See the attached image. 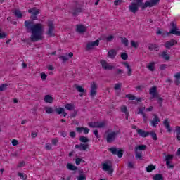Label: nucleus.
<instances>
[{
  "label": "nucleus",
  "mask_w": 180,
  "mask_h": 180,
  "mask_svg": "<svg viewBox=\"0 0 180 180\" xmlns=\"http://www.w3.org/2000/svg\"><path fill=\"white\" fill-rule=\"evenodd\" d=\"M25 26L27 32H31L30 40L32 43H36L39 40H43V33H44V28L41 23L33 24L30 20L25 21Z\"/></svg>",
  "instance_id": "nucleus-1"
},
{
  "label": "nucleus",
  "mask_w": 180,
  "mask_h": 180,
  "mask_svg": "<svg viewBox=\"0 0 180 180\" xmlns=\"http://www.w3.org/2000/svg\"><path fill=\"white\" fill-rule=\"evenodd\" d=\"M81 143L79 145H75V148L80 150V151H86L89 148V144L83 143H89V139L85 136H80L79 139Z\"/></svg>",
  "instance_id": "nucleus-2"
},
{
  "label": "nucleus",
  "mask_w": 180,
  "mask_h": 180,
  "mask_svg": "<svg viewBox=\"0 0 180 180\" xmlns=\"http://www.w3.org/2000/svg\"><path fill=\"white\" fill-rule=\"evenodd\" d=\"M170 26L172 28L170 29L169 32L167 33V35L168 36L169 34H174L175 36H180V31H178L179 30V29L174 21H172L170 22Z\"/></svg>",
  "instance_id": "nucleus-3"
},
{
  "label": "nucleus",
  "mask_w": 180,
  "mask_h": 180,
  "mask_svg": "<svg viewBox=\"0 0 180 180\" xmlns=\"http://www.w3.org/2000/svg\"><path fill=\"white\" fill-rule=\"evenodd\" d=\"M28 13H31L30 19L32 20H37V15H40V10L34 7L28 10Z\"/></svg>",
  "instance_id": "nucleus-4"
},
{
  "label": "nucleus",
  "mask_w": 180,
  "mask_h": 180,
  "mask_svg": "<svg viewBox=\"0 0 180 180\" xmlns=\"http://www.w3.org/2000/svg\"><path fill=\"white\" fill-rule=\"evenodd\" d=\"M120 131H112L111 133H109L107 136H106V141L107 143H113L116 140V137L117 134H120Z\"/></svg>",
  "instance_id": "nucleus-5"
},
{
  "label": "nucleus",
  "mask_w": 180,
  "mask_h": 180,
  "mask_svg": "<svg viewBox=\"0 0 180 180\" xmlns=\"http://www.w3.org/2000/svg\"><path fill=\"white\" fill-rule=\"evenodd\" d=\"M108 151L111 153L113 155H117L119 158L123 157V150L117 149L116 147H112L108 149Z\"/></svg>",
  "instance_id": "nucleus-6"
},
{
  "label": "nucleus",
  "mask_w": 180,
  "mask_h": 180,
  "mask_svg": "<svg viewBox=\"0 0 180 180\" xmlns=\"http://www.w3.org/2000/svg\"><path fill=\"white\" fill-rule=\"evenodd\" d=\"M49 30L46 32V34L49 35V37H54L56 36V34H54L53 32H54V23L53 21H49L48 23Z\"/></svg>",
  "instance_id": "nucleus-7"
},
{
  "label": "nucleus",
  "mask_w": 180,
  "mask_h": 180,
  "mask_svg": "<svg viewBox=\"0 0 180 180\" xmlns=\"http://www.w3.org/2000/svg\"><path fill=\"white\" fill-rule=\"evenodd\" d=\"M141 5L142 4H139V3H131V4L129 6V12H131L132 13H136V12H139V8H140Z\"/></svg>",
  "instance_id": "nucleus-8"
},
{
  "label": "nucleus",
  "mask_w": 180,
  "mask_h": 180,
  "mask_svg": "<svg viewBox=\"0 0 180 180\" xmlns=\"http://www.w3.org/2000/svg\"><path fill=\"white\" fill-rule=\"evenodd\" d=\"M102 167L103 171H108L110 175H112V174H113V167L111 165H109L108 163H103Z\"/></svg>",
  "instance_id": "nucleus-9"
},
{
  "label": "nucleus",
  "mask_w": 180,
  "mask_h": 180,
  "mask_svg": "<svg viewBox=\"0 0 180 180\" xmlns=\"http://www.w3.org/2000/svg\"><path fill=\"white\" fill-rule=\"evenodd\" d=\"M102 68L103 70H114L115 66H112L110 65H109V63H108V62H106V60H102L100 61Z\"/></svg>",
  "instance_id": "nucleus-10"
},
{
  "label": "nucleus",
  "mask_w": 180,
  "mask_h": 180,
  "mask_svg": "<svg viewBox=\"0 0 180 180\" xmlns=\"http://www.w3.org/2000/svg\"><path fill=\"white\" fill-rule=\"evenodd\" d=\"M89 127H92V128L96 127V128L101 129L102 127H105V122H89Z\"/></svg>",
  "instance_id": "nucleus-11"
},
{
  "label": "nucleus",
  "mask_w": 180,
  "mask_h": 180,
  "mask_svg": "<svg viewBox=\"0 0 180 180\" xmlns=\"http://www.w3.org/2000/svg\"><path fill=\"white\" fill-rule=\"evenodd\" d=\"M81 12H82V8L75 6L72 8L70 13H71L72 16H78V15L81 13Z\"/></svg>",
  "instance_id": "nucleus-12"
},
{
  "label": "nucleus",
  "mask_w": 180,
  "mask_h": 180,
  "mask_svg": "<svg viewBox=\"0 0 180 180\" xmlns=\"http://www.w3.org/2000/svg\"><path fill=\"white\" fill-rule=\"evenodd\" d=\"M91 89L90 91V95L92 98L96 95V89H98V86L96 85V83L95 82H91Z\"/></svg>",
  "instance_id": "nucleus-13"
},
{
  "label": "nucleus",
  "mask_w": 180,
  "mask_h": 180,
  "mask_svg": "<svg viewBox=\"0 0 180 180\" xmlns=\"http://www.w3.org/2000/svg\"><path fill=\"white\" fill-rule=\"evenodd\" d=\"M95 46H99V39H96L94 41H91L87 44L86 50H91L92 49V47H95Z\"/></svg>",
  "instance_id": "nucleus-14"
},
{
  "label": "nucleus",
  "mask_w": 180,
  "mask_h": 180,
  "mask_svg": "<svg viewBox=\"0 0 180 180\" xmlns=\"http://www.w3.org/2000/svg\"><path fill=\"white\" fill-rule=\"evenodd\" d=\"M149 94L150 95H152L150 99H153L154 98H158V94L157 93V86H153L152 88H150Z\"/></svg>",
  "instance_id": "nucleus-15"
},
{
  "label": "nucleus",
  "mask_w": 180,
  "mask_h": 180,
  "mask_svg": "<svg viewBox=\"0 0 180 180\" xmlns=\"http://www.w3.org/2000/svg\"><path fill=\"white\" fill-rule=\"evenodd\" d=\"M136 131H137V134H139L141 137L146 138L150 136V132L146 131L142 129H138Z\"/></svg>",
  "instance_id": "nucleus-16"
},
{
  "label": "nucleus",
  "mask_w": 180,
  "mask_h": 180,
  "mask_svg": "<svg viewBox=\"0 0 180 180\" xmlns=\"http://www.w3.org/2000/svg\"><path fill=\"white\" fill-rule=\"evenodd\" d=\"M178 41H175L174 39H171L169 41H167L165 44V47L166 49H171V47H174V44H177Z\"/></svg>",
  "instance_id": "nucleus-17"
},
{
  "label": "nucleus",
  "mask_w": 180,
  "mask_h": 180,
  "mask_svg": "<svg viewBox=\"0 0 180 180\" xmlns=\"http://www.w3.org/2000/svg\"><path fill=\"white\" fill-rule=\"evenodd\" d=\"M160 117H158V115H154V118L153 120L151 121V125L153 127H157V124H158V123H160Z\"/></svg>",
  "instance_id": "nucleus-18"
},
{
  "label": "nucleus",
  "mask_w": 180,
  "mask_h": 180,
  "mask_svg": "<svg viewBox=\"0 0 180 180\" xmlns=\"http://www.w3.org/2000/svg\"><path fill=\"white\" fill-rule=\"evenodd\" d=\"M148 49L150 51H153V50H155V51H158L160 50V46L155 44H148Z\"/></svg>",
  "instance_id": "nucleus-19"
},
{
  "label": "nucleus",
  "mask_w": 180,
  "mask_h": 180,
  "mask_svg": "<svg viewBox=\"0 0 180 180\" xmlns=\"http://www.w3.org/2000/svg\"><path fill=\"white\" fill-rule=\"evenodd\" d=\"M163 125L167 129L168 133H171L172 131V129L171 128V125L169 124V122L168 121V119H165L163 122Z\"/></svg>",
  "instance_id": "nucleus-20"
},
{
  "label": "nucleus",
  "mask_w": 180,
  "mask_h": 180,
  "mask_svg": "<svg viewBox=\"0 0 180 180\" xmlns=\"http://www.w3.org/2000/svg\"><path fill=\"white\" fill-rule=\"evenodd\" d=\"M117 55V52L115 49H111L108 53V57L112 60L115 59V57Z\"/></svg>",
  "instance_id": "nucleus-21"
},
{
  "label": "nucleus",
  "mask_w": 180,
  "mask_h": 180,
  "mask_svg": "<svg viewBox=\"0 0 180 180\" xmlns=\"http://www.w3.org/2000/svg\"><path fill=\"white\" fill-rule=\"evenodd\" d=\"M147 150V146L146 145H139L135 147L134 151L135 153L139 152V150L141 151H146Z\"/></svg>",
  "instance_id": "nucleus-22"
},
{
  "label": "nucleus",
  "mask_w": 180,
  "mask_h": 180,
  "mask_svg": "<svg viewBox=\"0 0 180 180\" xmlns=\"http://www.w3.org/2000/svg\"><path fill=\"white\" fill-rule=\"evenodd\" d=\"M141 6H142V9H146V8H153L154 4L150 1H146L145 4H142Z\"/></svg>",
  "instance_id": "nucleus-23"
},
{
  "label": "nucleus",
  "mask_w": 180,
  "mask_h": 180,
  "mask_svg": "<svg viewBox=\"0 0 180 180\" xmlns=\"http://www.w3.org/2000/svg\"><path fill=\"white\" fill-rule=\"evenodd\" d=\"M167 53H168V50L164 51L161 54V57H162V58H164V60H165L166 61H169L171 57Z\"/></svg>",
  "instance_id": "nucleus-24"
},
{
  "label": "nucleus",
  "mask_w": 180,
  "mask_h": 180,
  "mask_svg": "<svg viewBox=\"0 0 180 180\" xmlns=\"http://www.w3.org/2000/svg\"><path fill=\"white\" fill-rule=\"evenodd\" d=\"M86 29L85 28V26L82 25H79L77 26V32L78 33H85Z\"/></svg>",
  "instance_id": "nucleus-25"
},
{
  "label": "nucleus",
  "mask_w": 180,
  "mask_h": 180,
  "mask_svg": "<svg viewBox=\"0 0 180 180\" xmlns=\"http://www.w3.org/2000/svg\"><path fill=\"white\" fill-rule=\"evenodd\" d=\"M53 101H54V99L52 98L51 96L50 95L45 96L44 101L46 102V103H53Z\"/></svg>",
  "instance_id": "nucleus-26"
},
{
  "label": "nucleus",
  "mask_w": 180,
  "mask_h": 180,
  "mask_svg": "<svg viewBox=\"0 0 180 180\" xmlns=\"http://www.w3.org/2000/svg\"><path fill=\"white\" fill-rule=\"evenodd\" d=\"M123 65L128 70L127 75H129V77H130V75H131V72H132L131 68L130 67V65H129V63H127V62H124Z\"/></svg>",
  "instance_id": "nucleus-27"
},
{
  "label": "nucleus",
  "mask_w": 180,
  "mask_h": 180,
  "mask_svg": "<svg viewBox=\"0 0 180 180\" xmlns=\"http://www.w3.org/2000/svg\"><path fill=\"white\" fill-rule=\"evenodd\" d=\"M67 168L69 171H77V169H78V167L73 165L71 163H68Z\"/></svg>",
  "instance_id": "nucleus-28"
},
{
  "label": "nucleus",
  "mask_w": 180,
  "mask_h": 180,
  "mask_svg": "<svg viewBox=\"0 0 180 180\" xmlns=\"http://www.w3.org/2000/svg\"><path fill=\"white\" fill-rule=\"evenodd\" d=\"M155 63L154 62H152V63H150L148 64V65L146 66V68H148V70H149L150 71H155Z\"/></svg>",
  "instance_id": "nucleus-29"
},
{
  "label": "nucleus",
  "mask_w": 180,
  "mask_h": 180,
  "mask_svg": "<svg viewBox=\"0 0 180 180\" xmlns=\"http://www.w3.org/2000/svg\"><path fill=\"white\" fill-rule=\"evenodd\" d=\"M14 15L20 19V18H22L23 14H22V12L19 11V9H15L13 12Z\"/></svg>",
  "instance_id": "nucleus-30"
},
{
  "label": "nucleus",
  "mask_w": 180,
  "mask_h": 180,
  "mask_svg": "<svg viewBox=\"0 0 180 180\" xmlns=\"http://www.w3.org/2000/svg\"><path fill=\"white\" fill-rule=\"evenodd\" d=\"M175 131L176 134V139L178 140V141H180V127L179 126L176 127Z\"/></svg>",
  "instance_id": "nucleus-31"
},
{
  "label": "nucleus",
  "mask_w": 180,
  "mask_h": 180,
  "mask_svg": "<svg viewBox=\"0 0 180 180\" xmlns=\"http://www.w3.org/2000/svg\"><path fill=\"white\" fill-rule=\"evenodd\" d=\"M121 43L125 46V47H127L129 46V40L127 39L126 37H121Z\"/></svg>",
  "instance_id": "nucleus-32"
},
{
  "label": "nucleus",
  "mask_w": 180,
  "mask_h": 180,
  "mask_svg": "<svg viewBox=\"0 0 180 180\" xmlns=\"http://www.w3.org/2000/svg\"><path fill=\"white\" fill-rule=\"evenodd\" d=\"M8 86H9V84H3L0 86V92H4V91H6L8 89Z\"/></svg>",
  "instance_id": "nucleus-33"
},
{
  "label": "nucleus",
  "mask_w": 180,
  "mask_h": 180,
  "mask_svg": "<svg viewBox=\"0 0 180 180\" xmlns=\"http://www.w3.org/2000/svg\"><path fill=\"white\" fill-rule=\"evenodd\" d=\"M76 89L77 91H78V92L82 93V94H85V92H86V90H85V89H84L82 86H76Z\"/></svg>",
  "instance_id": "nucleus-34"
},
{
  "label": "nucleus",
  "mask_w": 180,
  "mask_h": 180,
  "mask_svg": "<svg viewBox=\"0 0 180 180\" xmlns=\"http://www.w3.org/2000/svg\"><path fill=\"white\" fill-rule=\"evenodd\" d=\"M153 179L154 180H164V177L162 176V174H156L153 176Z\"/></svg>",
  "instance_id": "nucleus-35"
},
{
  "label": "nucleus",
  "mask_w": 180,
  "mask_h": 180,
  "mask_svg": "<svg viewBox=\"0 0 180 180\" xmlns=\"http://www.w3.org/2000/svg\"><path fill=\"white\" fill-rule=\"evenodd\" d=\"M65 109H67V110H74V108H75L73 104H72V103L66 104L65 105Z\"/></svg>",
  "instance_id": "nucleus-36"
},
{
  "label": "nucleus",
  "mask_w": 180,
  "mask_h": 180,
  "mask_svg": "<svg viewBox=\"0 0 180 180\" xmlns=\"http://www.w3.org/2000/svg\"><path fill=\"white\" fill-rule=\"evenodd\" d=\"M155 169V166L153 165H150L148 167H146L147 172H151L152 171H154Z\"/></svg>",
  "instance_id": "nucleus-37"
},
{
  "label": "nucleus",
  "mask_w": 180,
  "mask_h": 180,
  "mask_svg": "<svg viewBox=\"0 0 180 180\" xmlns=\"http://www.w3.org/2000/svg\"><path fill=\"white\" fill-rule=\"evenodd\" d=\"M135 158H136V160H143V155H141V153L135 152Z\"/></svg>",
  "instance_id": "nucleus-38"
},
{
  "label": "nucleus",
  "mask_w": 180,
  "mask_h": 180,
  "mask_svg": "<svg viewBox=\"0 0 180 180\" xmlns=\"http://www.w3.org/2000/svg\"><path fill=\"white\" fill-rule=\"evenodd\" d=\"M64 108H56L55 109V112H56V113H58V115H61V113H63V112H64Z\"/></svg>",
  "instance_id": "nucleus-39"
},
{
  "label": "nucleus",
  "mask_w": 180,
  "mask_h": 180,
  "mask_svg": "<svg viewBox=\"0 0 180 180\" xmlns=\"http://www.w3.org/2000/svg\"><path fill=\"white\" fill-rule=\"evenodd\" d=\"M150 134L155 141L158 140V137H157V134L155 131L150 132Z\"/></svg>",
  "instance_id": "nucleus-40"
},
{
  "label": "nucleus",
  "mask_w": 180,
  "mask_h": 180,
  "mask_svg": "<svg viewBox=\"0 0 180 180\" xmlns=\"http://www.w3.org/2000/svg\"><path fill=\"white\" fill-rule=\"evenodd\" d=\"M174 159V155H167L165 156V161H171V160Z\"/></svg>",
  "instance_id": "nucleus-41"
},
{
  "label": "nucleus",
  "mask_w": 180,
  "mask_h": 180,
  "mask_svg": "<svg viewBox=\"0 0 180 180\" xmlns=\"http://www.w3.org/2000/svg\"><path fill=\"white\" fill-rule=\"evenodd\" d=\"M121 58L124 60V61H126V60L129 58V55H127L126 53H121Z\"/></svg>",
  "instance_id": "nucleus-42"
},
{
  "label": "nucleus",
  "mask_w": 180,
  "mask_h": 180,
  "mask_svg": "<svg viewBox=\"0 0 180 180\" xmlns=\"http://www.w3.org/2000/svg\"><path fill=\"white\" fill-rule=\"evenodd\" d=\"M125 98H127L128 99H129V101H134V99H136V96H133L131 94H127L125 96Z\"/></svg>",
  "instance_id": "nucleus-43"
},
{
  "label": "nucleus",
  "mask_w": 180,
  "mask_h": 180,
  "mask_svg": "<svg viewBox=\"0 0 180 180\" xmlns=\"http://www.w3.org/2000/svg\"><path fill=\"white\" fill-rule=\"evenodd\" d=\"M131 46L134 47V49H137L139 47V43L131 40Z\"/></svg>",
  "instance_id": "nucleus-44"
},
{
  "label": "nucleus",
  "mask_w": 180,
  "mask_h": 180,
  "mask_svg": "<svg viewBox=\"0 0 180 180\" xmlns=\"http://www.w3.org/2000/svg\"><path fill=\"white\" fill-rule=\"evenodd\" d=\"M18 176H20L21 179L24 180L27 179V176L25 173H18Z\"/></svg>",
  "instance_id": "nucleus-45"
},
{
  "label": "nucleus",
  "mask_w": 180,
  "mask_h": 180,
  "mask_svg": "<svg viewBox=\"0 0 180 180\" xmlns=\"http://www.w3.org/2000/svg\"><path fill=\"white\" fill-rule=\"evenodd\" d=\"M51 144H52V146H56L57 144H58V139H57V138L53 139L51 140Z\"/></svg>",
  "instance_id": "nucleus-46"
},
{
  "label": "nucleus",
  "mask_w": 180,
  "mask_h": 180,
  "mask_svg": "<svg viewBox=\"0 0 180 180\" xmlns=\"http://www.w3.org/2000/svg\"><path fill=\"white\" fill-rule=\"evenodd\" d=\"M46 113L50 114V113H53V112H54V110H53V108L51 107H46Z\"/></svg>",
  "instance_id": "nucleus-47"
},
{
  "label": "nucleus",
  "mask_w": 180,
  "mask_h": 180,
  "mask_svg": "<svg viewBox=\"0 0 180 180\" xmlns=\"http://www.w3.org/2000/svg\"><path fill=\"white\" fill-rule=\"evenodd\" d=\"M8 36V34L6 32H1L0 30V39H5Z\"/></svg>",
  "instance_id": "nucleus-48"
},
{
  "label": "nucleus",
  "mask_w": 180,
  "mask_h": 180,
  "mask_svg": "<svg viewBox=\"0 0 180 180\" xmlns=\"http://www.w3.org/2000/svg\"><path fill=\"white\" fill-rule=\"evenodd\" d=\"M77 115H78V110L74 109V110H73V112H72V113L70 114V117H75V116H77Z\"/></svg>",
  "instance_id": "nucleus-49"
},
{
  "label": "nucleus",
  "mask_w": 180,
  "mask_h": 180,
  "mask_svg": "<svg viewBox=\"0 0 180 180\" xmlns=\"http://www.w3.org/2000/svg\"><path fill=\"white\" fill-rule=\"evenodd\" d=\"M121 111L123 113H125V115H129V112L127 110V107H126V106H123V108H121Z\"/></svg>",
  "instance_id": "nucleus-50"
},
{
  "label": "nucleus",
  "mask_w": 180,
  "mask_h": 180,
  "mask_svg": "<svg viewBox=\"0 0 180 180\" xmlns=\"http://www.w3.org/2000/svg\"><path fill=\"white\" fill-rule=\"evenodd\" d=\"M77 180H86V176H85V174H80L77 177Z\"/></svg>",
  "instance_id": "nucleus-51"
},
{
  "label": "nucleus",
  "mask_w": 180,
  "mask_h": 180,
  "mask_svg": "<svg viewBox=\"0 0 180 180\" xmlns=\"http://www.w3.org/2000/svg\"><path fill=\"white\" fill-rule=\"evenodd\" d=\"M59 58H60V60H62L63 63H66V61H68V57L67 56H61L59 57Z\"/></svg>",
  "instance_id": "nucleus-52"
},
{
  "label": "nucleus",
  "mask_w": 180,
  "mask_h": 180,
  "mask_svg": "<svg viewBox=\"0 0 180 180\" xmlns=\"http://www.w3.org/2000/svg\"><path fill=\"white\" fill-rule=\"evenodd\" d=\"M76 131H77V133H82V131H84V127H76Z\"/></svg>",
  "instance_id": "nucleus-53"
},
{
  "label": "nucleus",
  "mask_w": 180,
  "mask_h": 180,
  "mask_svg": "<svg viewBox=\"0 0 180 180\" xmlns=\"http://www.w3.org/2000/svg\"><path fill=\"white\" fill-rule=\"evenodd\" d=\"M166 165L168 168H174V165H171L170 161H166Z\"/></svg>",
  "instance_id": "nucleus-54"
},
{
  "label": "nucleus",
  "mask_w": 180,
  "mask_h": 180,
  "mask_svg": "<svg viewBox=\"0 0 180 180\" xmlns=\"http://www.w3.org/2000/svg\"><path fill=\"white\" fill-rule=\"evenodd\" d=\"M123 3V0H115L114 1V5H115V6H117V5H120V4Z\"/></svg>",
  "instance_id": "nucleus-55"
},
{
  "label": "nucleus",
  "mask_w": 180,
  "mask_h": 180,
  "mask_svg": "<svg viewBox=\"0 0 180 180\" xmlns=\"http://www.w3.org/2000/svg\"><path fill=\"white\" fill-rule=\"evenodd\" d=\"M168 65L167 64H162L160 65V70H161L162 71H164V70H165V68L167 67Z\"/></svg>",
  "instance_id": "nucleus-56"
},
{
  "label": "nucleus",
  "mask_w": 180,
  "mask_h": 180,
  "mask_svg": "<svg viewBox=\"0 0 180 180\" xmlns=\"http://www.w3.org/2000/svg\"><path fill=\"white\" fill-rule=\"evenodd\" d=\"M41 78L43 81H46V79H47V75L45 73H41Z\"/></svg>",
  "instance_id": "nucleus-57"
},
{
  "label": "nucleus",
  "mask_w": 180,
  "mask_h": 180,
  "mask_svg": "<svg viewBox=\"0 0 180 180\" xmlns=\"http://www.w3.org/2000/svg\"><path fill=\"white\" fill-rule=\"evenodd\" d=\"M144 109H146V107H143V108H139V110L138 112V115H144Z\"/></svg>",
  "instance_id": "nucleus-58"
},
{
  "label": "nucleus",
  "mask_w": 180,
  "mask_h": 180,
  "mask_svg": "<svg viewBox=\"0 0 180 180\" xmlns=\"http://www.w3.org/2000/svg\"><path fill=\"white\" fill-rule=\"evenodd\" d=\"M120 86H122V84H116L114 89H115V91H119V89H120Z\"/></svg>",
  "instance_id": "nucleus-59"
},
{
  "label": "nucleus",
  "mask_w": 180,
  "mask_h": 180,
  "mask_svg": "<svg viewBox=\"0 0 180 180\" xmlns=\"http://www.w3.org/2000/svg\"><path fill=\"white\" fill-rule=\"evenodd\" d=\"M150 1L153 4L154 6H155V5H158V4H160V0H150Z\"/></svg>",
  "instance_id": "nucleus-60"
},
{
  "label": "nucleus",
  "mask_w": 180,
  "mask_h": 180,
  "mask_svg": "<svg viewBox=\"0 0 180 180\" xmlns=\"http://www.w3.org/2000/svg\"><path fill=\"white\" fill-rule=\"evenodd\" d=\"M124 70H122V69H117V75H120V74H124Z\"/></svg>",
  "instance_id": "nucleus-61"
},
{
  "label": "nucleus",
  "mask_w": 180,
  "mask_h": 180,
  "mask_svg": "<svg viewBox=\"0 0 180 180\" xmlns=\"http://www.w3.org/2000/svg\"><path fill=\"white\" fill-rule=\"evenodd\" d=\"M75 162H76V165H79V164H81V162H82V159L77 158L75 160Z\"/></svg>",
  "instance_id": "nucleus-62"
},
{
  "label": "nucleus",
  "mask_w": 180,
  "mask_h": 180,
  "mask_svg": "<svg viewBox=\"0 0 180 180\" xmlns=\"http://www.w3.org/2000/svg\"><path fill=\"white\" fill-rule=\"evenodd\" d=\"M45 148H46L47 150H51V148H52V147H51V143H46Z\"/></svg>",
  "instance_id": "nucleus-63"
},
{
  "label": "nucleus",
  "mask_w": 180,
  "mask_h": 180,
  "mask_svg": "<svg viewBox=\"0 0 180 180\" xmlns=\"http://www.w3.org/2000/svg\"><path fill=\"white\" fill-rule=\"evenodd\" d=\"M83 131L84 134H88V133H89V129L88 127H84Z\"/></svg>",
  "instance_id": "nucleus-64"
}]
</instances>
